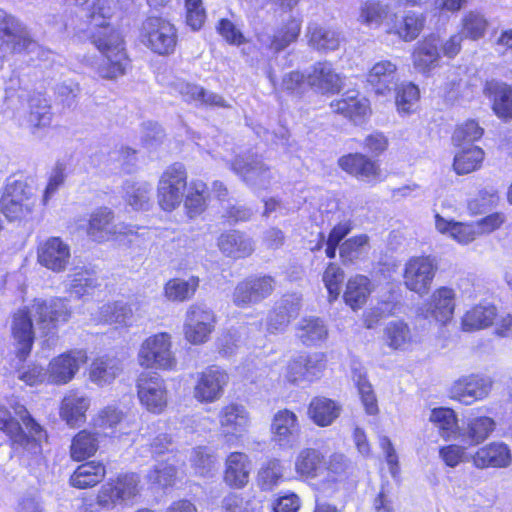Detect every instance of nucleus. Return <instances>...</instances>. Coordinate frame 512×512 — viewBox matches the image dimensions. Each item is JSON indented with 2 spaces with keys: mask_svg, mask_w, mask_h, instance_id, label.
Here are the masks:
<instances>
[{
  "mask_svg": "<svg viewBox=\"0 0 512 512\" xmlns=\"http://www.w3.org/2000/svg\"><path fill=\"white\" fill-rule=\"evenodd\" d=\"M176 474L177 470L175 464L168 458L166 462L157 463L153 469L147 473L146 479L151 484L165 488L174 484Z\"/></svg>",
  "mask_w": 512,
  "mask_h": 512,
  "instance_id": "4d7b16f0",
  "label": "nucleus"
},
{
  "mask_svg": "<svg viewBox=\"0 0 512 512\" xmlns=\"http://www.w3.org/2000/svg\"><path fill=\"white\" fill-rule=\"evenodd\" d=\"M123 371V362L112 355H103L95 358L88 370L89 380L97 386L103 387L111 384Z\"/></svg>",
  "mask_w": 512,
  "mask_h": 512,
  "instance_id": "a878e982",
  "label": "nucleus"
},
{
  "mask_svg": "<svg viewBox=\"0 0 512 512\" xmlns=\"http://www.w3.org/2000/svg\"><path fill=\"white\" fill-rule=\"evenodd\" d=\"M441 38L430 35L417 43L413 52L414 67L421 73L434 69L440 60Z\"/></svg>",
  "mask_w": 512,
  "mask_h": 512,
  "instance_id": "cd10ccee",
  "label": "nucleus"
},
{
  "mask_svg": "<svg viewBox=\"0 0 512 512\" xmlns=\"http://www.w3.org/2000/svg\"><path fill=\"white\" fill-rule=\"evenodd\" d=\"M70 317L71 310L61 298L35 299L30 305L16 310L12 314L11 334L19 362H24L32 351L35 340L34 320L39 331L48 336L55 334L58 327L67 323Z\"/></svg>",
  "mask_w": 512,
  "mask_h": 512,
  "instance_id": "f257e3e1",
  "label": "nucleus"
},
{
  "mask_svg": "<svg viewBox=\"0 0 512 512\" xmlns=\"http://www.w3.org/2000/svg\"><path fill=\"white\" fill-rule=\"evenodd\" d=\"M386 25L388 33L396 34L404 41H412L423 29L424 18L414 12H408L404 16L393 15Z\"/></svg>",
  "mask_w": 512,
  "mask_h": 512,
  "instance_id": "473e14b6",
  "label": "nucleus"
},
{
  "mask_svg": "<svg viewBox=\"0 0 512 512\" xmlns=\"http://www.w3.org/2000/svg\"><path fill=\"white\" fill-rule=\"evenodd\" d=\"M8 408L0 403V430L17 445L32 455L42 452V443L46 441V431L30 416L25 406L18 402L9 403Z\"/></svg>",
  "mask_w": 512,
  "mask_h": 512,
  "instance_id": "7ed1b4c3",
  "label": "nucleus"
},
{
  "mask_svg": "<svg viewBox=\"0 0 512 512\" xmlns=\"http://www.w3.org/2000/svg\"><path fill=\"white\" fill-rule=\"evenodd\" d=\"M353 377L358 386L359 394L366 412L370 415L376 414L378 412V406L371 384L361 373H355Z\"/></svg>",
  "mask_w": 512,
  "mask_h": 512,
  "instance_id": "338daca9",
  "label": "nucleus"
},
{
  "mask_svg": "<svg viewBox=\"0 0 512 512\" xmlns=\"http://www.w3.org/2000/svg\"><path fill=\"white\" fill-rule=\"evenodd\" d=\"M69 291L75 297L91 294L98 286L96 275L87 270H80L70 276Z\"/></svg>",
  "mask_w": 512,
  "mask_h": 512,
  "instance_id": "bf43d9fd",
  "label": "nucleus"
},
{
  "mask_svg": "<svg viewBox=\"0 0 512 512\" xmlns=\"http://www.w3.org/2000/svg\"><path fill=\"white\" fill-rule=\"evenodd\" d=\"M307 85L321 94L335 93L342 87V79L327 61L315 63L307 74Z\"/></svg>",
  "mask_w": 512,
  "mask_h": 512,
  "instance_id": "5701e85b",
  "label": "nucleus"
},
{
  "mask_svg": "<svg viewBox=\"0 0 512 512\" xmlns=\"http://www.w3.org/2000/svg\"><path fill=\"white\" fill-rule=\"evenodd\" d=\"M199 285L197 277L191 276L187 280L175 278L169 280L165 287V296L174 302H183L190 299Z\"/></svg>",
  "mask_w": 512,
  "mask_h": 512,
  "instance_id": "49530a36",
  "label": "nucleus"
},
{
  "mask_svg": "<svg viewBox=\"0 0 512 512\" xmlns=\"http://www.w3.org/2000/svg\"><path fill=\"white\" fill-rule=\"evenodd\" d=\"M454 308V290L448 287H441L433 292L430 301L424 304L419 311L425 318H432L444 324L451 319Z\"/></svg>",
  "mask_w": 512,
  "mask_h": 512,
  "instance_id": "4be33fe9",
  "label": "nucleus"
},
{
  "mask_svg": "<svg viewBox=\"0 0 512 512\" xmlns=\"http://www.w3.org/2000/svg\"><path fill=\"white\" fill-rule=\"evenodd\" d=\"M305 365L306 382H313L319 379L326 368V356L322 352H313L300 355Z\"/></svg>",
  "mask_w": 512,
  "mask_h": 512,
  "instance_id": "0e129e2a",
  "label": "nucleus"
},
{
  "mask_svg": "<svg viewBox=\"0 0 512 512\" xmlns=\"http://www.w3.org/2000/svg\"><path fill=\"white\" fill-rule=\"evenodd\" d=\"M300 433L297 415L288 410L277 411L271 422L272 440L280 447H292Z\"/></svg>",
  "mask_w": 512,
  "mask_h": 512,
  "instance_id": "412c9836",
  "label": "nucleus"
},
{
  "mask_svg": "<svg viewBox=\"0 0 512 512\" xmlns=\"http://www.w3.org/2000/svg\"><path fill=\"white\" fill-rule=\"evenodd\" d=\"M110 16L108 0L93 2L89 11L90 38L103 56L97 66V73L104 79L112 80L126 73L129 59L121 35L107 23Z\"/></svg>",
  "mask_w": 512,
  "mask_h": 512,
  "instance_id": "f03ea898",
  "label": "nucleus"
},
{
  "mask_svg": "<svg viewBox=\"0 0 512 512\" xmlns=\"http://www.w3.org/2000/svg\"><path fill=\"white\" fill-rule=\"evenodd\" d=\"M173 89L186 102H200L206 105L224 106V99L213 92L206 91L203 87L186 81H176Z\"/></svg>",
  "mask_w": 512,
  "mask_h": 512,
  "instance_id": "4c0bfd02",
  "label": "nucleus"
},
{
  "mask_svg": "<svg viewBox=\"0 0 512 512\" xmlns=\"http://www.w3.org/2000/svg\"><path fill=\"white\" fill-rule=\"evenodd\" d=\"M220 251L234 259L244 258L254 251V243L246 234L232 230L222 233L218 238Z\"/></svg>",
  "mask_w": 512,
  "mask_h": 512,
  "instance_id": "2f4dec72",
  "label": "nucleus"
},
{
  "mask_svg": "<svg viewBox=\"0 0 512 512\" xmlns=\"http://www.w3.org/2000/svg\"><path fill=\"white\" fill-rule=\"evenodd\" d=\"M53 120L49 99L39 92H34L27 99V108L19 116V125L36 135L48 128Z\"/></svg>",
  "mask_w": 512,
  "mask_h": 512,
  "instance_id": "4468645a",
  "label": "nucleus"
},
{
  "mask_svg": "<svg viewBox=\"0 0 512 512\" xmlns=\"http://www.w3.org/2000/svg\"><path fill=\"white\" fill-rule=\"evenodd\" d=\"M99 442L96 435L87 430L78 432L72 439L70 453L76 461H82L93 456L98 450Z\"/></svg>",
  "mask_w": 512,
  "mask_h": 512,
  "instance_id": "de8ad7c7",
  "label": "nucleus"
},
{
  "mask_svg": "<svg viewBox=\"0 0 512 512\" xmlns=\"http://www.w3.org/2000/svg\"><path fill=\"white\" fill-rule=\"evenodd\" d=\"M140 482V476L136 473L119 475L116 479L102 485L96 497V504L101 509L109 511L118 504L133 503L140 495Z\"/></svg>",
  "mask_w": 512,
  "mask_h": 512,
  "instance_id": "39448f33",
  "label": "nucleus"
},
{
  "mask_svg": "<svg viewBox=\"0 0 512 512\" xmlns=\"http://www.w3.org/2000/svg\"><path fill=\"white\" fill-rule=\"evenodd\" d=\"M80 91L79 84L72 80L57 83L54 87L56 100L69 109L76 105Z\"/></svg>",
  "mask_w": 512,
  "mask_h": 512,
  "instance_id": "680f3d73",
  "label": "nucleus"
},
{
  "mask_svg": "<svg viewBox=\"0 0 512 512\" xmlns=\"http://www.w3.org/2000/svg\"><path fill=\"white\" fill-rule=\"evenodd\" d=\"M512 454L503 442H492L478 449L472 456L475 467L484 469L487 467L505 468L511 464Z\"/></svg>",
  "mask_w": 512,
  "mask_h": 512,
  "instance_id": "bb28decb",
  "label": "nucleus"
},
{
  "mask_svg": "<svg viewBox=\"0 0 512 512\" xmlns=\"http://www.w3.org/2000/svg\"><path fill=\"white\" fill-rule=\"evenodd\" d=\"M398 80L397 67L389 60L374 64L367 75L368 83L381 95L396 88Z\"/></svg>",
  "mask_w": 512,
  "mask_h": 512,
  "instance_id": "c756f323",
  "label": "nucleus"
},
{
  "mask_svg": "<svg viewBox=\"0 0 512 512\" xmlns=\"http://www.w3.org/2000/svg\"><path fill=\"white\" fill-rule=\"evenodd\" d=\"M297 337L306 346H312L324 341L328 336V330L323 320L318 317H304L296 327Z\"/></svg>",
  "mask_w": 512,
  "mask_h": 512,
  "instance_id": "ea45409f",
  "label": "nucleus"
},
{
  "mask_svg": "<svg viewBox=\"0 0 512 512\" xmlns=\"http://www.w3.org/2000/svg\"><path fill=\"white\" fill-rule=\"evenodd\" d=\"M140 403L149 411L160 414L168 402L166 383L157 373L144 372L137 379Z\"/></svg>",
  "mask_w": 512,
  "mask_h": 512,
  "instance_id": "9d476101",
  "label": "nucleus"
},
{
  "mask_svg": "<svg viewBox=\"0 0 512 512\" xmlns=\"http://www.w3.org/2000/svg\"><path fill=\"white\" fill-rule=\"evenodd\" d=\"M344 281V271L336 264L330 263L323 273V282L329 293V300L338 298Z\"/></svg>",
  "mask_w": 512,
  "mask_h": 512,
  "instance_id": "69168bd1",
  "label": "nucleus"
},
{
  "mask_svg": "<svg viewBox=\"0 0 512 512\" xmlns=\"http://www.w3.org/2000/svg\"><path fill=\"white\" fill-rule=\"evenodd\" d=\"M86 361L87 354L84 350H71L53 358L47 369L49 381L53 384L70 382Z\"/></svg>",
  "mask_w": 512,
  "mask_h": 512,
  "instance_id": "a211bd4d",
  "label": "nucleus"
},
{
  "mask_svg": "<svg viewBox=\"0 0 512 512\" xmlns=\"http://www.w3.org/2000/svg\"><path fill=\"white\" fill-rule=\"evenodd\" d=\"M437 267L429 257H413L406 264L403 272L405 287L423 296L430 290Z\"/></svg>",
  "mask_w": 512,
  "mask_h": 512,
  "instance_id": "2eb2a0df",
  "label": "nucleus"
},
{
  "mask_svg": "<svg viewBox=\"0 0 512 512\" xmlns=\"http://www.w3.org/2000/svg\"><path fill=\"white\" fill-rule=\"evenodd\" d=\"M342 170L365 182L375 181L381 174L376 161L361 153H351L338 160Z\"/></svg>",
  "mask_w": 512,
  "mask_h": 512,
  "instance_id": "b1692460",
  "label": "nucleus"
},
{
  "mask_svg": "<svg viewBox=\"0 0 512 512\" xmlns=\"http://www.w3.org/2000/svg\"><path fill=\"white\" fill-rule=\"evenodd\" d=\"M137 362L146 369H175L177 360L172 351L171 335L161 332L146 338L139 347Z\"/></svg>",
  "mask_w": 512,
  "mask_h": 512,
  "instance_id": "20e7f679",
  "label": "nucleus"
},
{
  "mask_svg": "<svg viewBox=\"0 0 512 512\" xmlns=\"http://www.w3.org/2000/svg\"><path fill=\"white\" fill-rule=\"evenodd\" d=\"M208 195L207 185L203 181H191L184 201L187 215L190 218L200 215L205 210Z\"/></svg>",
  "mask_w": 512,
  "mask_h": 512,
  "instance_id": "c03bdc74",
  "label": "nucleus"
},
{
  "mask_svg": "<svg viewBox=\"0 0 512 512\" xmlns=\"http://www.w3.org/2000/svg\"><path fill=\"white\" fill-rule=\"evenodd\" d=\"M100 317L108 324L129 326L133 321V309L123 302L109 303L100 308Z\"/></svg>",
  "mask_w": 512,
  "mask_h": 512,
  "instance_id": "3c124183",
  "label": "nucleus"
},
{
  "mask_svg": "<svg viewBox=\"0 0 512 512\" xmlns=\"http://www.w3.org/2000/svg\"><path fill=\"white\" fill-rule=\"evenodd\" d=\"M396 106L400 113L409 114L414 111V108L419 99V89L412 83L402 84L396 88Z\"/></svg>",
  "mask_w": 512,
  "mask_h": 512,
  "instance_id": "052dcab7",
  "label": "nucleus"
},
{
  "mask_svg": "<svg viewBox=\"0 0 512 512\" xmlns=\"http://www.w3.org/2000/svg\"><path fill=\"white\" fill-rule=\"evenodd\" d=\"M0 204L5 217L15 221L24 219L32 212L34 200L25 182L13 181L6 185Z\"/></svg>",
  "mask_w": 512,
  "mask_h": 512,
  "instance_id": "1a4fd4ad",
  "label": "nucleus"
},
{
  "mask_svg": "<svg viewBox=\"0 0 512 512\" xmlns=\"http://www.w3.org/2000/svg\"><path fill=\"white\" fill-rule=\"evenodd\" d=\"M89 406V398L76 392H70L62 400L60 416L69 426H78L85 422V413Z\"/></svg>",
  "mask_w": 512,
  "mask_h": 512,
  "instance_id": "f704fd0d",
  "label": "nucleus"
},
{
  "mask_svg": "<svg viewBox=\"0 0 512 512\" xmlns=\"http://www.w3.org/2000/svg\"><path fill=\"white\" fill-rule=\"evenodd\" d=\"M283 466L277 459L268 460L258 472V484L262 490H271L283 478Z\"/></svg>",
  "mask_w": 512,
  "mask_h": 512,
  "instance_id": "13d9d810",
  "label": "nucleus"
},
{
  "mask_svg": "<svg viewBox=\"0 0 512 512\" xmlns=\"http://www.w3.org/2000/svg\"><path fill=\"white\" fill-rule=\"evenodd\" d=\"M231 169L249 187L255 190L267 189L274 179V174L270 167L259 157L251 156L244 158L238 156L232 161Z\"/></svg>",
  "mask_w": 512,
  "mask_h": 512,
  "instance_id": "f8f14e48",
  "label": "nucleus"
},
{
  "mask_svg": "<svg viewBox=\"0 0 512 512\" xmlns=\"http://www.w3.org/2000/svg\"><path fill=\"white\" fill-rule=\"evenodd\" d=\"M323 463L322 454L313 448L302 449L295 460V470L302 477L314 478Z\"/></svg>",
  "mask_w": 512,
  "mask_h": 512,
  "instance_id": "8fccbe9b",
  "label": "nucleus"
},
{
  "mask_svg": "<svg viewBox=\"0 0 512 512\" xmlns=\"http://www.w3.org/2000/svg\"><path fill=\"white\" fill-rule=\"evenodd\" d=\"M106 475L105 466L101 462L90 461L81 464L70 477V484L78 489L96 486Z\"/></svg>",
  "mask_w": 512,
  "mask_h": 512,
  "instance_id": "58836bf2",
  "label": "nucleus"
},
{
  "mask_svg": "<svg viewBox=\"0 0 512 512\" xmlns=\"http://www.w3.org/2000/svg\"><path fill=\"white\" fill-rule=\"evenodd\" d=\"M496 422L488 416H470L459 429V436L469 445H479L490 437Z\"/></svg>",
  "mask_w": 512,
  "mask_h": 512,
  "instance_id": "c85d7f7f",
  "label": "nucleus"
},
{
  "mask_svg": "<svg viewBox=\"0 0 512 512\" xmlns=\"http://www.w3.org/2000/svg\"><path fill=\"white\" fill-rule=\"evenodd\" d=\"M483 132V128L475 120H467L455 129L452 140L456 145L461 146L480 139Z\"/></svg>",
  "mask_w": 512,
  "mask_h": 512,
  "instance_id": "e2e57ef3",
  "label": "nucleus"
},
{
  "mask_svg": "<svg viewBox=\"0 0 512 512\" xmlns=\"http://www.w3.org/2000/svg\"><path fill=\"white\" fill-rule=\"evenodd\" d=\"M142 37L144 44L161 56L172 54L177 44L176 28L161 17H148L143 22Z\"/></svg>",
  "mask_w": 512,
  "mask_h": 512,
  "instance_id": "423d86ee",
  "label": "nucleus"
},
{
  "mask_svg": "<svg viewBox=\"0 0 512 512\" xmlns=\"http://www.w3.org/2000/svg\"><path fill=\"white\" fill-rule=\"evenodd\" d=\"M214 327L215 316L212 310L200 304L189 307L183 327L185 339L189 343L200 345L207 342Z\"/></svg>",
  "mask_w": 512,
  "mask_h": 512,
  "instance_id": "9b49d317",
  "label": "nucleus"
},
{
  "mask_svg": "<svg viewBox=\"0 0 512 512\" xmlns=\"http://www.w3.org/2000/svg\"><path fill=\"white\" fill-rule=\"evenodd\" d=\"M492 388L488 377L468 375L456 380L450 388V397L465 405L486 398Z\"/></svg>",
  "mask_w": 512,
  "mask_h": 512,
  "instance_id": "f3484780",
  "label": "nucleus"
},
{
  "mask_svg": "<svg viewBox=\"0 0 512 512\" xmlns=\"http://www.w3.org/2000/svg\"><path fill=\"white\" fill-rule=\"evenodd\" d=\"M133 228L125 223H114V213L109 208H99L89 218L86 234L94 242L118 240L120 236L133 234Z\"/></svg>",
  "mask_w": 512,
  "mask_h": 512,
  "instance_id": "0eeeda50",
  "label": "nucleus"
},
{
  "mask_svg": "<svg viewBox=\"0 0 512 512\" xmlns=\"http://www.w3.org/2000/svg\"><path fill=\"white\" fill-rule=\"evenodd\" d=\"M187 186V173L181 164L170 166L161 176L158 184V203L165 211H172L183 200Z\"/></svg>",
  "mask_w": 512,
  "mask_h": 512,
  "instance_id": "6e6552de",
  "label": "nucleus"
},
{
  "mask_svg": "<svg viewBox=\"0 0 512 512\" xmlns=\"http://www.w3.org/2000/svg\"><path fill=\"white\" fill-rule=\"evenodd\" d=\"M368 249L369 237L366 234H360L344 241L339 247V253L342 261L347 264L360 259Z\"/></svg>",
  "mask_w": 512,
  "mask_h": 512,
  "instance_id": "864d4df0",
  "label": "nucleus"
},
{
  "mask_svg": "<svg viewBox=\"0 0 512 512\" xmlns=\"http://www.w3.org/2000/svg\"><path fill=\"white\" fill-rule=\"evenodd\" d=\"M432 422L439 430V434L443 439L449 440L456 433H459L460 427L457 423L455 412L450 408H435L431 411L429 416Z\"/></svg>",
  "mask_w": 512,
  "mask_h": 512,
  "instance_id": "a18cd8bd",
  "label": "nucleus"
},
{
  "mask_svg": "<svg viewBox=\"0 0 512 512\" xmlns=\"http://www.w3.org/2000/svg\"><path fill=\"white\" fill-rule=\"evenodd\" d=\"M152 187L146 182H125L124 199L134 210H146L150 205Z\"/></svg>",
  "mask_w": 512,
  "mask_h": 512,
  "instance_id": "37998d69",
  "label": "nucleus"
},
{
  "mask_svg": "<svg viewBox=\"0 0 512 512\" xmlns=\"http://www.w3.org/2000/svg\"><path fill=\"white\" fill-rule=\"evenodd\" d=\"M485 93L492 102V109L501 119H512V86L504 82H488Z\"/></svg>",
  "mask_w": 512,
  "mask_h": 512,
  "instance_id": "72a5a7b5",
  "label": "nucleus"
},
{
  "mask_svg": "<svg viewBox=\"0 0 512 512\" xmlns=\"http://www.w3.org/2000/svg\"><path fill=\"white\" fill-rule=\"evenodd\" d=\"M300 30L301 21L289 16L284 25L273 35V39L270 44L271 49L276 52L284 50L298 38Z\"/></svg>",
  "mask_w": 512,
  "mask_h": 512,
  "instance_id": "603ef678",
  "label": "nucleus"
},
{
  "mask_svg": "<svg viewBox=\"0 0 512 512\" xmlns=\"http://www.w3.org/2000/svg\"><path fill=\"white\" fill-rule=\"evenodd\" d=\"M221 433L227 441L238 440L250 426V414L240 404L231 403L221 408L218 414Z\"/></svg>",
  "mask_w": 512,
  "mask_h": 512,
  "instance_id": "6ab92c4d",
  "label": "nucleus"
},
{
  "mask_svg": "<svg viewBox=\"0 0 512 512\" xmlns=\"http://www.w3.org/2000/svg\"><path fill=\"white\" fill-rule=\"evenodd\" d=\"M342 407L336 401L326 397H315L308 407V415L312 421L320 426L331 425L340 415Z\"/></svg>",
  "mask_w": 512,
  "mask_h": 512,
  "instance_id": "c9c22d12",
  "label": "nucleus"
},
{
  "mask_svg": "<svg viewBox=\"0 0 512 512\" xmlns=\"http://www.w3.org/2000/svg\"><path fill=\"white\" fill-rule=\"evenodd\" d=\"M483 159L484 151L478 146H470L455 155L453 167L459 175L468 174L477 170Z\"/></svg>",
  "mask_w": 512,
  "mask_h": 512,
  "instance_id": "09e8293b",
  "label": "nucleus"
},
{
  "mask_svg": "<svg viewBox=\"0 0 512 512\" xmlns=\"http://www.w3.org/2000/svg\"><path fill=\"white\" fill-rule=\"evenodd\" d=\"M37 48L36 40H34L27 29L24 27L16 32L11 37L4 38L0 43V50L6 53H25L27 50H33Z\"/></svg>",
  "mask_w": 512,
  "mask_h": 512,
  "instance_id": "5fc2aeb1",
  "label": "nucleus"
},
{
  "mask_svg": "<svg viewBox=\"0 0 512 512\" xmlns=\"http://www.w3.org/2000/svg\"><path fill=\"white\" fill-rule=\"evenodd\" d=\"M496 317V308L492 305H477L465 313L462 327L465 331H475L490 326Z\"/></svg>",
  "mask_w": 512,
  "mask_h": 512,
  "instance_id": "79ce46f5",
  "label": "nucleus"
},
{
  "mask_svg": "<svg viewBox=\"0 0 512 512\" xmlns=\"http://www.w3.org/2000/svg\"><path fill=\"white\" fill-rule=\"evenodd\" d=\"M309 45L317 51H334L341 42L340 33L328 26L312 23L307 28Z\"/></svg>",
  "mask_w": 512,
  "mask_h": 512,
  "instance_id": "e433bc0d",
  "label": "nucleus"
},
{
  "mask_svg": "<svg viewBox=\"0 0 512 512\" xmlns=\"http://www.w3.org/2000/svg\"><path fill=\"white\" fill-rule=\"evenodd\" d=\"M250 461L242 452H232L226 459L224 482L233 488H243L249 482Z\"/></svg>",
  "mask_w": 512,
  "mask_h": 512,
  "instance_id": "7c9ffc66",
  "label": "nucleus"
},
{
  "mask_svg": "<svg viewBox=\"0 0 512 512\" xmlns=\"http://www.w3.org/2000/svg\"><path fill=\"white\" fill-rule=\"evenodd\" d=\"M70 257V247L59 237L48 238L37 249L38 262L54 272L64 271Z\"/></svg>",
  "mask_w": 512,
  "mask_h": 512,
  "instance_id": "aec40b11",
  "label": "nucleus"
},
{
  "mask_svg": "<svg viewBox=\"0 0 512 512\" xmlns=\"http://www.w3.org/2000/svg\"><path fill=\"white\" fill-rule=\"evenodd\" d=\"M274 287L271 276L249 277L235 287L233 302L239 307L259 303L272 294Z\"/></svg>",
  "mask_w": 512,
  "mask_h": 512,
  "instance_id": "dca6fc26",
  "label": "nucleus"
},
{
  "mask_svg": "<svg viewBox=\"0 0 512 512\" xmlns=\"http://www.w3.org/2000/svg\"><path fill=\"white\" fill-rule=\"evenodd\" d=\"M370 292L369 279L363 275H356L348 280L343 298L347 305L356 310L365 304Z\"/></svg>",
  "mask_w": 512,
  "mask_h": 512,
  "instance_id": "a19ab883",
  "label": "nucleus"
},
{
  "mask_svg": "<svg viewBox=\"0 0 512 512\" xmlns=\"http://www.w3.org/2000/svg\"><path fill=\"white\" fill-rule=\"evenodd\" d=\"M384 340L393 349L403 348L411 341L409 326L401 320L390 321L384 330Z\"/></svg>",
  "mask_w": 512,
  "mask_h": 512,
  "instance_id": "6e6d98bb",
  "label": "nucleus"
},
{
  "mask_svg": "<svg viewBox=\"0 0 512 512\" xmlns=\"http://www.w3.org/2000/svg\"><path fill=\"white\" fill-rule=\"evenodd\" d=\"M229 383L228 374L215 366L197 374L193 388V397L200 403H214L224 394Z\"/></svg>",
  "mask_w": 512,
  "mask_h": 512,
  "instance_id": "ddd939ff",
  "label": "nucleus"
},
{
  "mask_svg": "<svg viewBox=\"0 0 512 512\" xmlns=\"http://www.w3.org/2000/svg\"><path fill=\"white\" fill-rule=\"evenodd\" d=\"M330 107L334 113L342 115L354 123L363 122L370 113L369 101L355 91H349L341 98L333 100Z\"/></svg>",
  "mask_w": 512,
  "mask_h": 512,
  "instance_id": "393cba45",
  "label": "nucleus"
},
{
  "mask_svg": "<svg viewBox=\"0 0 512 512\" xmlns=\"http://www.w3.org/2000/svg\"><path fill=\"white\" fill-rule=\"evenodd\" d=\"M222 512H254L252 501L238 493H229L222 500Z\"/></svg>",
  "mask_w": 512,
  "mask_h": 512,
  "instance_id": "774afa93",
  "label": "nucleus"
}]
</instances>
